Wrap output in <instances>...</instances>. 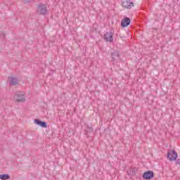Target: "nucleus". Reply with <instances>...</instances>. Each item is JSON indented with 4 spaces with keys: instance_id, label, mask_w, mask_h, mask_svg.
Listing matches in <instances>:
<instances>
[{
    "instance_id": "6",
    "label": "nucleus",
    "mask_w": 180,
    "mask_h": 180,
    "mask_svg": "<svg viewBox=\"0 0 180 180\" xmlns=\"http://www.w3.org/2000/svg\"><path fill=\"white\" fill-rule=\"evenodd\" d=\"M104 40L105 41L112 43L113 41V33L112 32H106L104 34Z\"/></svg>"
},
{
    "instance_id": "5",
    "label": "nucleus",
    "mask_w": 180,
    "mask_h": 180,
    "mask_svg": "<svg viewBox=\"0 0 180 180\" xmlns=\"http://www.w3.org/2000/svg\"><path fill=\"white\" fill-rule=\"evenodd\" d=\"M142 178L146 180L153 179L154 178V172L151 170L145 172L142 175Z\"/></svg>"
},
{
    "instance_id": "7",
    "label": "nucleus",
    "mask_w": 180,
    "mask_h": 180,
    "mask_svg": "<svg viewBox=\"0 0 180 180\" xmlns=\"http://www.w3.org/2000/svg\"><path fill=\"white\" fill-rule=\"evenodd\" d=\"M131 22V20L129 17L124 18V19L121 21L122 27H127V26L130 25Z\"/></svg>"
},
{
    "instance_id": "1",
    "label": "nucleus",
    "mask_w": 180,
    "mask_h": 180,
    "mask_svg": "<svg viewBox=\"0 0 180 180\" xmlns=\"http://www.w3.org/2000/svg\"><path fill=\"white\" fill-rule=\"evenodd\" d=\"M14 99L16 101V102H25V101H26V99L25 98V92L16 91L14 96Z\"/></svg>"
},
{
    "instance_id": "10",
    "label": "nucleus",
    "mask_w": 180,
    "mask_h": 180,
    "mask_svg": "<svg viewBox=\"0 0 180 180\" xmlns=\"http://www.w3.org/2000/svg\"><path fill=\"white\" fill-rule=\"evenodd\" d=\"M137 172V168H131V169L127 171L128 175H130L131 176H134Z\"/></svg>"
},
{
    "instance_id": "8",
    "label": "nucleus",
    "mask_w": 180,
    "mask_h": 180,
    "mask_svg": "<svg viewBox=\"0 0 180 180\" xmlns=\"http://www.w3.org/2000/svg\"><path fill=\"white\" fill-rule=\"evenodd\" d=\"M34 122L35 124H38V126H40L41 127H44V128L47 127V122H46L44 121H41L38 119H34Z\"/></svg>"
},
{
    "instance_id": "9",
    "label": "nucleus",
    "mask_w": 180,
    "mask_h": 180,
    "mask_svg": "<svg viewBox=\"0 0 180 180\" xmlns=\"http://www.w3.org/2000/svg\"><path fill=\"white\" fill-rule=\"evenodd\" d=\"M10 84L13 86H16L19 84V80L15 77H10Z\"/></svg>"
},
{
    "instance_id": "11",
    "label": "nucleus",
    "mask_w": 180,
    "mask_h": 180,
    "mask_svg": "<svg viewBox=\"0 0 180 180\" xmlns=\"http://www.w3.org/2000/svg\"><path fill=\"white\" fill-rule=\"evenodd\" d=\"M113 60H119V51H115L113 53H111Z\"/></svg>"
},
{
    "instance_id": "17",
    "label": "nucleus",
    "mask_w": 180,
    "mask_h": 180,
    "mask_svg": "<svg viewBox=\"0 0 180 180\" xmlns=\"http://www.w3.org/2000/svg\"><path fill=\"white\" fill-rule=\"evenodd\" d=\"M0 179H1V174H0Z\"/></svg>"
},
{
    "instance_id": "16",
    "label": "nucleus",
    "mask_w": 180,
    "mask_h": 180,
    "mask_svg": "<svg viewBox=\"0 0 180 180\" xmlns=\"http://www.w3.org/2000/svg\"><path fill=\"white\" fill-rule=\"evenodd\" d=\"M1 37H5V32H1Z\"/></svg>"
},
{
    "instance_id": "15",
    "label": "nucleus",
    "mask_w": 180,
    "mask_h": 180,
    "mask_svg": "<svg viewBox=\"0 0 180 180\" xmlns=\"http://www.w3.org/2000/svg\"><path fill=\"white\" fill-rule=\"evenodd\" d=\"M25 4H29V2L32 1V0H24Z\"/></svg>"
},
{
    "instance_id": "12",
    "label": "nucleus",
    "mask_w": 180,
    "mask_h": 180,
    "mask_svg": "<svg viewBox=\"0 0 180 180\" xmlns=\"http://www.w3.org/2000/svg\"><path fill=\"white\" fill-rule=\"evenodd\" d=\"M1 180L11 179V176L8 174H1Z\"/></svg>"
},
{
    "instance_id": "14",
    "label": "nucleus",
    "mask_w": 180,
    "mask_h": 180,
    "mask_svg": "<svg viewBox=\"0 0 180 180\" xmlns=\"http://www.w3.org/2000/svg\"><path fill=\"white\" fill-rule=\"evenodd\" d=\"M176 164H177L178 165H180V159L176 160Z\"/></svg>"
},
{
    "instance_id": "3",
    "label": "nucleus",
    "mask_w": 180,
    "mask_h": 180,
    "mask_svg": "<svg viewBox=\"0 0 180 180\" xmlns=\"http://www.w3.org/2000/svg\"><path fill=\"white\" fill-rule=\"evenodd\" d=\"M176 158H178V153L175 150H169L167 153V160L169 161H176Z\"/></svg>"
},
{
    "instance_id": "13",
    "label": "nucleus",
    "mask_w": 180,
    "mask_h": 180,
    "mask_svg": "<svg viewBox=\"0 0 180 180\" xmlns=\"http://www.w3.org/2000/svg\"><path fill=\"white\" fill-rule=\"evenodd\" d=\"M87 129H89V131L90 133H91V131L94 130V129H92V127H87Z\"/></svg>"
},
{
    "instance_id": "2",
    "label": "nucleus",
    "mask_w": 180,
    "mask_h": 180,
    "mask_svg": "<svg viewBox=\"0 0 180 180\" xmlns=\"http://www.w3.org/2000/svg\"><path fill=\"white\" fill-rule=\"evenodd\" d=\"M37 13L39 15H46L47 13V6L45 4H40L37 6Z\"/></svg>"
},
{
    "instance_id": "4",
    "label": "nucleus",
    "mask_w": 180,
    "mask_h": 180,
    "mask_svg": "<svg viewBox=\"0 0 180 180\" xmlns=\"http://www.w3.org/2000/svg\"><path fill=\"white\" fill-rule=\"evenodd\" d=\"M122 6L126 9H131L134 6V3L131 2V0H122Z\"/></svg>"
}]
</instances>
